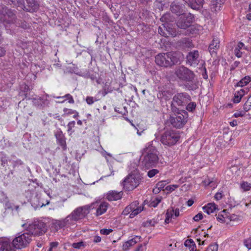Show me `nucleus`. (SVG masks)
<instances>
[{
    "label": "nucleus",
    "instance_id": "52",
    "mask_svg": "<svg viewBox=\"0 0 251 251\" xmlns=\"http://www.w3.org/2000/svg\"><path fill=\"white\" fill-rule=\"evenodd\" d=\"M210 178L209 177H207V178L203 180L201 183L205 187H208L209 186V183H210Z\"/></svg>",
    "mask_w": 251,
    "mask_h": 251
},
{
    "label": "nucleus",
    "instance_id": "2",
    "mask_svg": "<svg viewBox=\"0 0 251 251\" xmlns=\"http://www.w3.org/2000/svg\"><path fill=\"white\" fill-rule=\"evenodd\" d=\"M172 111L173 114L170 115L169 122L171 125L176 128H182L187 123L188 114L184 110L180 111L176 106H172Z\"/></svg>",
    "mask_w": 251,
    "mask_h": 251
},
{
    "label": "nucleus",
    "instance_id": "22",
    "mask_svg": "<svg viewBox=\"0 0 251 251\" xmlns=\"http://www.w3.org/2000/svg\"><path fill=\"white\" fill-rule=\"evenodd\" d=\"M171 10L173 13H175L177 15H179V16L182 14H184L182 6L180 5L177 4L175 1L172 3L171 5Z\"/></svg>",
    "mask_w": 251,
    "mask_h": 251
},
{
    "label": "nucleus",
    "instance_id": "30",
    "mask_svg": "<svg viewBox=\"0 0 251 251\" xmlns=\"http://www.w3.org/2000/svg\"><path fill=\"white\" fill-rule=\"evenodd\" d=\"M55 98L56 99H63L64 98H66V99H64L63 100L59 101V103H63V102H64L67 100H68V102L69 103L73 104L75 102L71 94H66L64 96L56 97Z\"/></svg>",
    "mask_w": 251,
    "mask_h": 251
},
{
    "label": "nucleus",
    "instance_id": "49",
    "mask_svg": "<svg viewBox=\"0 0 251 251\" xmlns=\"http://www.w3.org/2000/svg\"><path fill=\"white\" fill-rule=\"evenodd\" d=\"M86 102L89 105H91L94 102V99L93 97L88 96L86 99Z\"/></svg>",
    "mask_w": 251,
    "mask_h": 251
},
{
    "label": "nucleus",
    "instance_id": "48",
    "mask_svg": "<svg viewBox=\"0 0 251 251\" xmlns=\"http://www.w3.org/2000/svg\"><path fill=\"white\" fill-rule=\"evenodd\" d=\"M84 246L83 242H80L77 243H74L73 244L72 246L73 248L75 249H80L81 247Z\"/></svg>",
    "mask_w": 251,
    "mask_h": 251
},
{
    "label": "nucleus",
    "instance_id": "29",
    "mask_svg": "<svg viewBox=\"0 0 251 251\" xmlns=\"http://www.w3.org/2000/svg\"><path fill=\"white\" fill-rule=\"evenodd\" d=\"M167 184L166 181L162 180L158 182L156 184L155 187L153 189L154 193H158L161 190H163L164 188Z\"/></svg>",
    "mask_w": 251,
    "mask_h": 251
},
{
    "label": "nucleus",
    "instance_id": "14",
    "mask_svg": "<svg viewBox=\"0 0 251 251\" xmlns=\"http://www.w3.org/2000/svg\"><path fill=\"white\" fill-rule=\"evenodd\" d=\"M89 212L88 207L87 206H84L78 207L68 216L71 217V222L73 224L74 221L85 217Z\"/></svg>",
    "mask_w": 251,
    "mask_h": 251
},
{
    "label": "nucleus",
    "instance_id": "28",
    "mask_svg": "<svg viewBox=\"0 0 251 251\" xmlns=\"http://www.w3.org/2000/svg\"><path fill=\"white\" fill-rule=\"evenodd\" d=\"M251 81V78L249 76H246L243 78H242L239 82H238L236 85H235V87H240L241 88H243L242 87L247 85L248 83H249Z\"/></svg>",
    "mask_w": 251,
    "mask_h": 251
},
{
    "label": "nucleus",
    "instance_id": "54",
    "mask_svg": "<svg viewBox=\"0 0 251 251\" xmlns=\"http://www.w3.org/2000/svg\"><path fill=\"white\" fill-rule=\"evenodd\" d=\"M137 239L139 240L140 238H139L138 236H136L135 238L131 239V240H129L128 242L130 243V245L131 246H133L135 245L136 243L138 242V241Z\"/></svg>",
    "mask_w": 251,
    "mask_h": 251
},
{
    "label": "nucleus",
    "instance_id": "55",
    "mask_svg": "<svg viewBox=\"0 0 251 251\" xmlns=\"http://www.w3.org/2000/svg\"><path fill=\"white\" fill-rule=\"evenodd\" d=\"M19 26H21L22 28L26 29L29 27V25L25 21L21 22V23H18Z\"/></svg>",
    "mask_w": 251,
    "mask_h": 251
},
{
    "label": "nucleus",
    "instance_id": "40",
    "mask_svg": "<svg viewBox=\"0 0 251 251\" xmlns=\"http://www.w3.org/2000/svg\"><path fill=\"white\" fill-rule=\"evenodd\" d=\"M159 173V171L157 169H153L151 170H150L148 172V176L151 178L155 176L156 174H157Z\"/></svg>",
    "mask_w": 251,
    "mask_h": 251
},
{
    "label": "nucleus",
    "instance_id": "35",
    "mask_svg": "<svg viewBox=\"0 0 251 251\" xmlns=\"http://www.w3.org/2000/svg\"><path fill=\"white\" fill-rule=\"evenodd\" d=\"M243 109L245 112H248L251 110V99L249 98L243 105Z\"/></svg>",
    "mask_w": 251,
    "mask_h": 251
},
{
    "label": "nucleus",
    "instance_id": "1",
    "mask_svg": "<svg viewBox=\"0 0 251 251\" xmlns=\"http://www.w3.org/2000/svg\"><path fill=\"white\" fill-rule=\"evenodd\" d=\"M141 165L145 169L155 167L158 162V151L155 147L149 145L143 149Z\"/></svg>",
    "mask_w": 251,
    "mask_h": 251
},
{
    "label": "nucleus",
    "instance_id": "38",
    "mask_svg": "<svg viewBox=\"0 0 251 251\" xmlns=\"http://www.w3.org/2000/svg\"><path fill=\"white\" fill-rule=\"evenodd\" d=\"M184 245L186 247L192 248L191 251H193L196 248L195 244L192 239H189L185 241Z\"/></svg>",
    "mask_w": 251,
    "mask_h": 251
},
{
    "label": "nucleus",
    "instance_id": "56",
    "mask_svg": "<svg viewBox=\"0 0 251 251\" xmlns=\"http://www.w3.org/2000/svg\"><path fill=\"white\" fill-rule=\"evenodd\" d=\"M245 115V112L244 111H239L237 112L234 113L233 116L236 118L239 117H243Z\"/></svg>",
    "mask_w": 251,
    "mask_h": 251
},
{
    "label": "nucleus",
    "instance_id": "12",
    "mask_svg": "<svg viewBox=\"0 0 251 251\" xmlns=\"http://www.w3.org/2000/svg\"><path fill=\"white\" fill-rule=\"evenodd\" d=\"M191 97L187 93H178L176 94L173 97L171 108L172 106H183L188 102L190 101Z\"/></svg>",
    "mask_w": 251,
    "mask_h": 251
},
{
    "label": "nucleus",
    "instance_id": "23",
    "mask_svg": "<svg viewBox=\"0 0 251 251\" xmlns=\"http://www.w3.org/2000/svg\"><path fill=\"white\" fill-rule=\"evenodd\" d=\"M245 93L246 91L244 88H240L239 90L235 91L234 96L232 100L233 102L235 103H238L240 102Z\"/></svg>",
    "mask_w": 251,
    "mask_h": 251
},
{
    "label": "nucleus",
    "instance_id": "61",
    "mask_svg": "<svg viewBox=\"0 0 251 251\" xmlns=\"http://www.w3.org/2000/svg\"><path fill=\"white\" fill-rule=\"evenodd\" d=\"M5 53H6L5 49L2 47H0V57H2L4 55H5Z\"/></svg>",
    "mask_w": 251,
    "mask_h": 251
},
{
    "label": "nucleus",
    "instance_id": "3",
    "mask_svg": "<svg viewBox=\"0 0 251 251\" xmlns=\"http://www.w3.org/2000/svg\"><path fill=\"white\" fill-rule=\"evenodd\" d=\"M178 58L176 52H169L157 54L155 57L156 64L163 67H171L178 62Z\"/></svg>",
    "mask_w": 251,
    "mask_h": 251
},
{
    "label": "nucleus",
    "instance_id": "15",
    "mask_svg": "<svg viewBox=\"0 0 251 251\" xmlns=\"http://www.w3.org/2000/svg\"><path fill=\"white\" fill-rule=\"evenodd\" d=\"M144 210L143 206H137V205H128L123 211V214L127 215L130 214L129 217L133 218Z\"/></svg>",
    "mask_w": 251,
    "mask_h": 251
},
{
    "label": "nucleus",
    "instance_id": "26",
    "mask_svg": "<svg viewBox=\"0 0 251 251\" xmlns=\"http://www.w3.org/2000/svg\"><path fill=\"white\" fill-rule=\"evenodd\" d=\"M243 48H245L244 44L241 42H239L234 50V54L237 57L240 58L242 56L243 52L241 50Z\"/></svg>",
    "mask_w": 251,
    "mask_h": 251
},
{
    "label": "nucleus",
    "instance_id": "37",
    "mask_svg": "<svg viewBox=\"0 0 251 251\" xmlns=\"http://www.w3.org/2000/svg\"><path fill=\"white\" fill-rule=\"evenodd\" d=\"M75 123L74 121L70 122L67 125L68 129L67 131L70 135H71L74 132V131L72 130L73 128L75 127Z\"/></svg>",
    "mask_w": 251,
    "mask_h": 251
},
{
    "label": "nucleus",
    "instance_id": "21",
    "mask_svg": "<svg viewBox=\"0 0 251 251\" xmlns=\"http://www.w3.org/2000/svg\"><path fill=\"white\" fill-rule=\"evenodd\" d=\"M34 104L40 109H42L49 104V101L47 99L40 97L34 99Z\"/></svg>",
    "mask_w": 251,
    "mask_h": 251
},
{
    "label": "nucleus",
    "instance_id": "36",
    "mask_svg": "<svg viewBox=\"0 0 251 251\" xmlns=\"http://www.w3.org/2000/svg\"><path fill=\"white\" fill-rule=\"evenodd\" d=\"M156 224V222L154 220H150L143 222L142 225L144 227H148L150 226H153Z\"/></svg>",
    "mask_w": 251,
    "mask_h": 251
},
{
    "label": "nucleus",
    "instance_id": "8",
    "mask_svg": "<svg viewBox=\"0 0 251 251\" xmlns=\"http://www.w3.org/2000/svg\"><path fill=\"white\" fill-rule=\"evenodd\" d=\"M175 74L179 79L187 82L192 81L195 76L192 71L183 66L177 68L175 70Z\"/></svg>",
    "mask_w": 251,
    "mask_h": 251
},
{
    "label": "nucleus",
    "instance_id": "16",
    "mask_svg": "<svg viewBox=\"0 0 251 251\" xmlns=\"http://www.w3.org/2000/svg\"><path fill=\"white\" fill-rule=\"evenodd\" d=\"M1 14L3 16V20L4 22L8 24L15 22L16 16L11 9H9L6 6H2Z\"/></svg>",
    "mask_w": 251,
    "mask_h": 251
},
{
    "label": "nucleus",
    "instance_id": "46",
    "mask_svg": "<svg viewBox=\"0 0 251 251\" xmlns=\"http://www.w3.org/2000/svg\"><path fill=\"white\" fill-rule=\"evenodd\" d=\"M223 191H218L217 192L214 196V199L216 201H219L221 200L223 197Z\"/></svg>",
    "mask_w": 251,
    "mask_h": 251
},
{
    "label": "nucleus",
    "instance_id": "18",
    "mask_svg": "<svg viewBox=\"0 0 251 251\" xmlns=\"http://www.w3.org/2000/svg\"><path fill=\"white\" fill-rule=\"evenodd\" d=\"M123 196V192L122 191L110 190L104 194V197L108 201H111L121 199Z\"/></svg>",
    "mask_w": 251,
    "mask_h": 251
},
{
    "label": "nucleus",
    "instance_id": "10",
    "mask_svg": "<svg viewBox=\"0 0 251 251\" xmlns=\"http://www.w3.org/2000/svg\"><path fill=\"white\" fill-rule=\"evenodd\" d=\"M17 6L29 12H35L39 8V4L35 0H18Z\"/></svg>",
    "mask_w": 251,
    "mask_h": 251
},
{
    "label": "nucleus",
    "instance_id": "47",
    "mask_svg": "<svg viewBox=\"0 0 251 251\" xmlns=\"http://www.w3.org/2000/svg\"><path fill=\"white\" fill-rule=\"evenodd\" d=\"M112 231H113V230L110 228H109V229L103 228L100 230V232L102 234L106 235H108L109 234H110L111 232H112Z\"/></svg>",
    "mask_w": 251,
    "mask_h": 251
},
{
    "label": "nucleus",
    "instance_id": "50",
    "mask_svg": "<svg viewBox=\"0 0 251 251\" xmlns=\"http://www.w3.org/2000/svg\"><path fill=\"white\" fill-rule=\"evenodd\" d=\"M244 245L248 249H251V239L249 238L245 240Z\"/></svg>",
    "mask_w": 251,
    "mask_h": 251
},
{
    "label": "nucleus",
    "instance_id": "39",
    "mask_svg": "<svg viewBox=\"0 0 251 251\" xmlns=\"http://www.w3.org/2000/svg\"><path fill=\"white\" fill-rule=\"evenodd\" d=\"M196 107V104L195 102H191L188 103L186 106V109L189 112H192L195 109Z\"/></svg>",
    "mask_w": 251,
    "mask_h": 251
},
{
    "label": "nucleus",
    "instance_id": "9",
    "mask_svg": "<svg viewBox=\"0 0 251 251\" xmlns=\"http://www.w3.org/2000/svg\"><path fill=\"white\" fill-rule=\"evenodd\" d=\"M31 241L30 235L26 232H25L15 237L13 241V246L17 249H22L26 247Z\"/></svg>",
    "mask_w": 251,
    "mask_h": 251
},
{
    "label": "nucleus",
    "instance_id": "57",
    "mask_svg": "<svg viewBox=\"0 0 251 251\" xmlns=\"http://www.w3.org/2000/svg\"><path fill=\"white\" fill-rule=\"evenodd\" d=\"M131 246H132L130 245V243H129V242H128V241H127V242H125V243L123 244V250H125V251H126V250H127L129 249V248L130 247H131Z\"/></svg>",
    "mask_w": 251,
    "mask_h": 251
},
{
    "label": "nucleus",
    "instance_id": "11",
    "mask_svg": "<svg viewBox=\"0 0 251 251\" xmlns=\"http://www.w3.org/2000/svg\"><path fill=\"white\" fill-rule=\"evenodd\" d=\"M195 21V16L191 13L182 14L176 21L177 26L180 28L186 29L189 27Z\"/></svg>",
    "mask_w": 251,
    "mask_h": 251
},
{
    "label": "nucleus",
    "instance_id": "44",
    "mask_svg": "<svg viewBox=\"0 0 251 251\" xmlns=\"http://www.w3.org/2000/svg\"><path fill=\"white\" fill-rule=\"evenodd\" d=\"M64 114L63 115H69L73 114L75 113V110L72 109H69L67 108H64L63 109Z\"/></svg>",
    "mask_w": 251,
    "mask_h": 251
},
{
    "label": "nucleus",
    "instance_id": "6",
    "mask_svg": "<svg viewBox=\"0 0 251 251\" xmlns=\"http://www.w3.org/2000/svg\"><path fill=\"white\" fill-rule=\"evenodd\" d=\"M26 231V232L29 235L40 236L47 232V226L45 223L41 221H37L29 225Z\"/></svg>",
    "mask_w": 251,
    "mask_h": 251
},
{
    "label": "nucleus",
    "instance_id": "63",
    "mask_svg": "<svg viewBox=\"0 0 251 251\" xmlns=\"http://www.w3.org/2000/svg\"><path fill=\"white\" fill-rule=\"evenodd\" d=\"M203 71L204 73L202 74V76L204 79H206L208 78V75L207 74L206 69L205 67L203 68Z\"/></svg>",
    "mask_w": 251,
    "mask_h": 251
},
{
    "label": "nucleus",
    "instance_id": "25",
    "mask_svg": "<svg viewBox=\"0 0 251 251\" xmlns=\"http://www.w3.org/2000/svg\"><path fill=\"white\" fill-rule=\"evenodd\" d=\"M0 250L1 251H15L11 243L8 241L0 243Z\"/></svg>",
    "mask_w": 251,
    "mask_h": 251
},
{
    "label": "nucleus",
    "instance_id": "43",
    "mask_svg": "<svg viewBox=\"0 0 251 251\" xmlns=\"http://www.w3.org/2000/svg\"><path fill=\"white\" fill-rule=\"evenodd\" d=\"M217 181L215 178H210L209 187L214 189L217 186Z\"/></svg>",
    "mask_w": 251,
    "mask_h": 251
},
{
    "label": "nucleus",
    "instance_id": "31",
    "mask_svg": "<svg viewBox=\"0 0 251 251\" xmlns=\"http://www.w3.org/2000/svg\"><path fill=\"white\" fill-rule=\"evenodd\" d=\"M29 90V87L27 85L25 84L24 85L23 90H22L19 92V96L22 97L23 100H25L27 98Z\"/></svg>",
    "mask_w": 251,
    "mask_h": 251
},
{
    "label": "nucleus",
    "instance_id": "5",
    "mask_svg": "<svg viewBox=\"0 0 251 251\" xmlns=\"http://www.w3.org/2000/svg\"><path fill=\"white\" fill-rule=\"evenodd\" d=\"M180 138L179 132L173 129L166 130L161 135L160 141L162 144L168 147L175 145Z\"/></svg>",
    "mask_w": 251,
    "mask_h": 251
},
{
    "label": "nucleus",
    "instance_id": "34",
    "mask_svg": "<svg viewBox=\"0 0 251 251\" xmlns=\"http://www.w3.org/2000/svg\"><path fill=\"white\" fill-rule=\"evenodd\" d=\"M174 213V209H168L166 213V218L165 219V223L168 224L170 222V220L173 216Z\"/></svg>",
    "mask_w": 251,
    "mask_h": 251
},
{
    "label": "nucleus",
    "instance_id": "27",
    "mask_svg": "<svg viewBox=\"0 0 251 251\" xmlns=\"http://www.w3.org/2000/svg\"><path fill=\"white\" fill-rule=\"evenodd\" d=\"M216 205H205L202 207V209L204 212L208 214H210L219 210V209Z\"/></svg>",
    "mask_w": 251,
    "mask_h": 251
},
{
    "label": "nucleus",
    "instance_id": "62",
    "mask_svg": "<svg viewBox=\"0 0 251 251\" xmlns=\"http://www.w3.org/2000/svg\"><path fill=\"white\" fill-rule=\"evenodd\" d=\"M229 125L232 127L238 125L237 121L236 120H234L229 122Z\"/></svg>",
    "mask_w": 251,
    "mask_h": 251
},
{
    "label": "nucleus",
    "instance_id": "19",
    "mask_svg": "<svg viewBox=\"0 0 251 251\" xmlns=\"http://www.w3.org/2000/svg\"><path fill=\"white\" fill-rule=\"evenodd\" d=\"M55 137L58 144H59L64 150L66 149V138L61 130L58 131L55 133Z\"/></svg>",
    "mask_w": 251,
    "mask_h": 251
},
{
    "label": "nucleus",
    "instance_id": "41",
    "mask_svg": "<svg viewBox=\"0 0 251 251\" xmlns=\"http://www.w3.org/2000/svg\"><path fill=\"white\" fill-rule=\"evenodd\" d=\"M218 245L216 243H214L209 246L205 251H218Z\"/></svg>",
    "mask_w": 251,
    "mask_h": 251
},
{
    "label": "nucleus",
    "instance_id": "32",
    "mask_svg": "<svg viewBox=\"0 0 251 251\" xmlns=\"http://www.w3.org/2000/svg\"><path fill=\"white\" fill-rule=\"evenodd\" d=\"M240 187L244 192L248 191L251 189V184L247 181H242L240 183Z\"/></svg>",
    "mask_w": 251,
    "mask_h": 251
},
{
    "label": "nucleus",
    "instance_id": "4",
    "mask_svg": "<svg viewBox=\"0 0 251 251\" xmlns=\"http://www.w3.org/2000/svg\"><path fill=\"white\" fill-rule=\"evenodd\" d=\"M162 22L165 23L160 25L158 30V33L164 37L172 36L175 37L176 35V32L175 29L172 27L169 23L172 22L171 16L170 13H166L160 19Z\"/></svg>",
    "mask_w": 251,
    "mask_h": 251
},
{
    "label": "nucleus",
    "instance_id": "51",
    "mask_svg": "<svg viewBox=\"0 0 251 251\" xmlns=\"http://www.w3.org/2000/svg\"><path fill=\"white\" fill-rule=\"evenodd\" d=\"M202 218V214L201 213H199L198 214H197L194 217L193 219L195 221H199L200 220H201Z\"/></svg>",
    "mask_w": 251,
    "mask_h": 251
},
{
    "label": "nucleus",
    "instance_id": "60",
    "mask_svg": "<svg viewBox=\"0 0 251 251\" xmlns=\"http://www.w3.org/2000/svg\"><path fill=\"white\" fill-rule=\"evenodd\" d=\"M217 219L219 222H220L221 223H224L226 222V219L222 217V216H221L220 214H219L218 217H217Z\"/></svg>",
    "mask_w": 251,
    "mask_h": 251
},
{
    "label": "nucleus",
    "instance_id": "64",
    "mask_svg": "<svg viewBox=\"0 0 251 251\" xmlns=\"http://www.w3.org/2000/svg\"><path fill=\"white\" fill-rule=\"evenodd\" d=\"M101 241V238L99 236H95L94 238V242L99 243Z\"/></svg>",
    "mask_w": 251,
    "mask_h": 251
},
{
    "label": "nucleus",
    "instance_id": "33",
    "mask_svg": "<svg viewBox=\"0 0 251 251\" xmlns=\"http://www.w3.org/2000/svg\"><path fill=\"white\" fill-rule=\"evenodd\" d=\"M107 209V205H99V207L97 208L96 211V215L100 216L106 212Z\"/></svg>",
    "mask_w": 251,
    "mask_h": 251
},
{
    "label": "nucleus",
    "instance_id": "42",
    "mask_svg": "<svg viewBox=\"0 0 251 251\" xmlns=\"http://www.w3.org/2000/svg\"><path fill=\"white\" fill-rule=\"evenodd\" d=\"M178 187H179V185H178L173 184V185H168V186H166V188H165V189L167 191L171 192L174 191L176 189V188H177Z\"/></svg>",
    "mask_w": 251,
    "mask_h": 251
},
{
    "label": "nucleus",
    "instance_id": "24",
    "mask_svg": "<svg viewBox=\"0 0 251 251\" xmlns=\"http://www.w3.org/2000/svg\"><path fill=\"white\" fill-rule=\"evenodd\" d=\"M220 47V41L217 38H213L209 46V50L211 54L215 53Z\"/></svg>",
    "mask_w": 251,
    "mask_h": 251
},
{
    "label": "nucleus",
    "instance_id": "17",
    "mask_svg": "<svg viewBox=\"0 0 251 251\" xmlns=\"http://www.w3.org/2000/svg\"><path fill=\"white\" fill-rule=\"evenodd\" d=\"M199 57L198 50L189 52L186 56L187 63L191 66L196 67L199 63Z\"/></svg>",
    "mask_w": 251,
    "mask_h": 251
},
{
    "label": "nucleus",
    "instance_id": "7",
    "mask_svg": "<svg viewBox=\"0 0 251 251\" xmlns=\"http://www.w3.org/2000/svg\"><path fill=\"white\" fill-rule=\"evenodd\" d=\"M141 177L139 175L130 174L123 180V185L126 191H132L140 184Z\"/></svg>",
    "mask_w": 251,
    "mask_h": 251
},
{
    "label": "nucleus",
    "instance_id": "13",
    "mask_svg": "<svg viewBox=\"0 0 251 251\" xmlns=\"http://www.w3.org/2000/svg\"><path fill=\"white\" fill-rule=\"evenodd\" d=\"M71 219V216H67L66 218L61 220H52L50 227L54 231L57 232L59 229L72 224Z\"/></svg>",
    "mask_w": 251,
    "mask_h": 251
},
{
    "label": "nucleus",
    "instance_id": "45",
    "mask_svg": "<svg viewBox=\"0 0 251 251\" xmlns=\"http://www.w3.org/2000/svg\"><path fill=\"white\" fill-rule=\"evenodd\" d=\"M221 216H222V217L225 218V219H230V216H229V213L228 212L227 210H223L221 213Z\"/></svg>",
    "mask_w": 251,
    "mask_h": 251
},
{
    "label": "nucleus",
    "instance_id": "53",
    "mask_svg": "<svg viewBox=\"0 0 251 251\" xmlns=\"http://www.w3.org/2000/svg\"><path fill=\"white\" fill-rule=\"evenodd\" d=\"M221 4H218L217 2L213 3V7H211L215 11H217L220 10Z\"/></svg>",
    "mask_w": 251,
    "mask_h": 251
},
{
    "label": "nucleus",
    "instance_id": "20",
    "mask_svg": "<svg viewBox=\"0 0 251 251\" xmlns=\"http://www.w3.org/2000/svg\"><path fill=\"white\" fill-rule=\"evenodd\" d=\"M186 2L192 9L199 10L202 7L204 0H187Z\"/></svg>",
    "mask_w": 251,
    "mask_h": 251
},
{
    "label": "nucleus",
    "instance_id": "58",
    "mask_svg": "<svg viewBox=\"0 0 251 251\" xmlns=\"http://www.w3.org/2000/svg\"><path fill=\"white\" fill-rule=\"evenodd\" d=\"M162 200V197H156L154 200H153L151 204H159L160 202H161Z\"/></svg>",
    "mask_w": 251,
    "mask_h": 251
},
{
    "label": "nucleus",
    "instance_id": "59",
    "mask_svg": "<svg viewBox=\"0 0 251 251\" xmlns=\"http://www.w3.org/2000/svg\"><path fill=\"white\" fill-rule=\"evenodd\" d=\"M146 244H144V245H141L136 251H146Z\"/></svg>",
    "mask_w": 251,
    "mask_h": 251
}]
</instances>
